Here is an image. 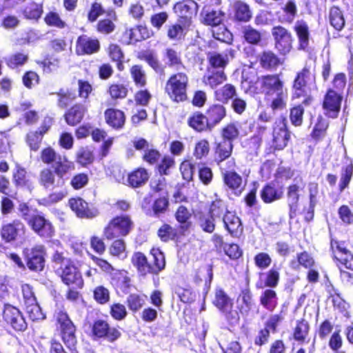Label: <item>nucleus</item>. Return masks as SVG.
<instances>
[{
	"instance_id": "f257e3e1",
	"label": "nucleus",
	"mask_w": 353,
	"mask_h": 353,
	"mask_svg": "<svg viewBox=\"0 0 353 353\" xmlns=\"http://www.w3.org/2000/svg\"><path fill=\"white\" fill-rule=\"evenodd\" d=\"M261 93L273 111L286 108L288 92L279 74H268L259 78Z\"/></svg>"
},
{
	"instance_id": "f03ea898",
	"label": "nucleus",
	"mask_w": 353,
	"mask_h": 353,
	"mask_svg": "<svg viewBox=\"0 0 353 353\" xmlns=\"http://www.w3.org/2000/svg\"><path fill=\"white\" fill-rule=\"evenodd\" d=\"M151 260L142 252H134L131 256V263L137 270L138 274L145 277L148 275L157 276L166 266L164 252L159 248H152L150 250Z\"/></svg>"
},
{
	"instance_id": "7ed1b4c3",
	"label": "nucleus",
	"mask_w": 353,
	"mask_h": 353,
	"mask_svg": "<svg viewBox=\"0 0 353 353\" xmlns=\"http://www.w3.org/2000/svg\"><path fill=\"white\" fill-rule=\"evenodd\" d=\"M291 139V132L290 131L287 119L281 117L275 121L272 128V139L265 147L266 155L274 154L276 152L283 150Z\"/></svg>"
},
{
	"instance_id": "20e7f679",
	"label": "nucleus",
	"mask_w": 353,
	"mask_h": 353,
	"mask_svg": "<svg viewBox=\"0 0 353 353\" xmlns=\"http://www.w3.org/2000/svg\"><path fill=\"white\" fill-rule=\"evenodd\" d=\"M189 78L187 74L179 72L171 74L165 82L164 91L169 99L175 103L188 99Z\"/></svg>"
},
{
	"instance_id": "39448f33",
	"label": "nucleus",
	"mask_w": 353,
	"mask_h": 353,
	"mask_svg": "<svg viewBox=\"0 0 353 353\" xmlns=\"http://www.w3.org/2000/svg\"><path fill=\"white\" fill-rule=\"evenodd\" d=\"M134 228V222L131 216L126 214L112 217L105 225L103 235L108 241L119 237L128 236Z\"/></svg>"
},
{
	"instance_id": "423d86ee",
	"label": "nucleus",
	"mask_w": 353,
	"mask_h": 353,
	"mask_svg": "<svg viewBox=\"0 0 353 353\" xmlns=\"http://www.w3.org/2000/svg\"><path fill=\"white\" fill-rule=\"evenodd\" d=\"M168 194L160 196L152 201V195L148 194L142 200L141 208L147 215L159 216L169 210Z\"/></svg>"
},
{
	"instance_id": "0eeeda50",
	"label": "nucleus",
	"mask_w": 353,
	"mask_h": 353,
	"mask_svg": "<svg viewBox=\"0 0 353 353\" xmlns=\"http://www.w3.org/2000/svg\"><path fill=\"white\" fill-rule=\"evenodd\" d=\"M343 94L327 90L322 103L324 114L329 118L336 119L341 111Z\"/></svg>"
},
{
	"instance_id": "6e6552de",
	"label": "nucleus",
	"mask_w": 353,
	"mask_h": 353,
	"mask_svg": "<svg viewBox=\"0 0 353 353\" xmlns=\"http://www.w3.org/2000/svg\"><path fill=\"white\" fill-rule=\"evenodd\" d=\"M285 187L277 180H272L264 184L260 190V197L265 204H270L283 199Z\"/></svg>"
},
{
	"instance_id": "1a4fd4ad",
	"label": "nucleus",
	"mask_w": 353,
	"mask_h": 353,
	"mask_svg": "<svg viewBox=\"0 0 353 353\" xmlns=\"http://www.w3.org/2000/svg\"><path fill=\"white\" fill-rule=\"evenodd\" d=\"M41 161L46 164L52 163L55 173L62 177L66 173V158L61 157L50 147L46 148L41 151Z\"/></svg>"
},
{
	"instance_id": "9d476101",
	"label": "nucleus",
	"mask_w": 353,
	"mask_h": 353,
	"mask_svg": "<svg viewBox=\"0 0 353 353\" xmlns=\"http://www.w3.org/2000/svg\"><path fill=\"white\" fill-rule=\"evenodd\" d=\"M198 3L194 0H181L175 3L172 7L177 19H185L190 24H193V16L198 11Z\"/></svg>"
},
{
	"instance_id": "9b49d317",
	"label": "nucleus",
	"mask_w": 353,
	"mask_h": 353,
	"mask_svg": "<svg viewBox=\"0 0 353 353\" xmlns=\"http://www.w3.org/2000/svg\"><path fill=\"white\" fill-rule=\"evenodd\" d=\"M3 318L16 331H24L27 328V323L21 312L11 305H5Z\"/></svg>"
},
{
	"instance_id": "f8f14e48",
	"label": "nucleus",
	"mask_w": 353,
	"mask_h": 353,
	"mask_svg": "<svg viewBox=\"0 0 353 353\" xmlns=\"http://www.w3.org/2000/svg\"><path fill=\"white\" fill-rule=\"evenodd\" d=\"M279 267L274 265L266 272L258 273L259 279L255 286L256 289H272L278 286L280 281Z\"/></svg>"
},
{
	"instance_id": "ddd939ff",
	"label": "nucleus",
	"mask_w": 353,
	"mask_h": 353,
	"mask_svg": "<svg viewBox=\"0 0 353 353\" xmlns=\"http://www.w3.org/2000/svg\"><path fill=\"white\" fill-rule=\"evenodd\" d=\"M311 77L310 68L307 65L296 73L292 83L293 99H299L305 95V90H307L308 81Z\"/></svg>"
},
{
	"instance_id": "4468645a",
	"label": "nucleus",
	"mask_w": 353,
	"mask_h": 353,
	"mask_svg": "<svg viewBox=\"0 0 353 353\" xmlns=\"http://www.w3.org/2000/svg\"><path fill=\"white\" fill-rule=\"evenodd\" d=\"M225 12L221 9H213L204 6L200 12V22L212 28L221 25L225 19Z\"/></svg>"
},
{
	"instance_id": "2eb2a0df",
	"label": "nucleus",
	"mask_w": 353,
	"mask_h": 353,
	"mask_svg": "<svg viewBox=\"0 0 353 353\" xmlns=\"http://www.w3.org/2000/svg\"><path fill=\"white\" fill-rule=\"evenodd\" d=\"M25 232L23 223L19 220H14L2 226L1 236L6 242L9 243L23 239Z\"/></svg>"
},
{
	"instance_id": "dca6fc26",
	"label": "nucleus",
	"mask_w": 353,
	"mask_h": 353,
	"mask_svg": "<svg viewBox=\"0 0 353 353\" xmlns=\"http://www.w3.org/2000/svg\"><path fill=\"white\" fill-rule=\"evenodd\" d=\"M152 34V31L145 26L137 25L125 29L123 32L122 39L126 44H134L150 38Z\"/></svg>"
},
{
	"instance_id": "f3484780",
	"label": "nucleus",
	"mask_w": 353,
	"mask_h": 353,
	"mask_svg": "<svg viewBox=\"0 0 353 353\" xmlns=\"http://www.w3.org/2000/svg\"><path fill=\"white\" fill-rule=\"evenodd\" d=\"M192 26L185 19L182 21L177 19L176 21L166 26V35L170 41H181L185 39Z\"/></svg>"
},
{
	"instance_id": "a211bd4d",
	"label": "nucleus",
	"mask_w": 353,
	"mask_h": 353,
	"mask_svg": "<svg viewBox=\"0 0 353 353\" xmlns=\"http://www.w3.org/2000/svg\"><path fill=\"white\" fill-rule=\"evenodd\" d=\"M150 174L145 167H137L128 173L126 185L133 189L140 188L148 182Z\"/></svg>"
},
{
	"instance_id": "6ab92c4d",
	"label": "nucleus",
	"mask_w": 353,
	"mask_h": 353,
	"mask_svg": "<svg viewBox=\"0 0 353 353\" xmlns=\"http://www.w3.org/2000/svg\"><path fill=\"white\" fill-rule=\"evenodd\" d=\"M205 116L207 117L211 130H213L226 118L227 108L221 103L210 104L205 111Z\"/></svg>"
},
{
	"instance_id": "aec40b11",
	"label": "nucleus",
	"mask_w": 353,
	"mask_h": 353,
	"mask_svg": "<svg viewBox=\"0 0 353 353\" xmlns=\"http://www.w3.org/2000/svg\"><path fill=\"white\" fill-rule=\"evenodd\" d=\"M234 150V143L225 140L215 141L213 145L214 162L219 166L223 162L232 157Z\"/></svg>"
},
{
	"instance_id": "412c9836",
	"label": "nucleus",
	"mask_w": 353,
	"mask_h": 353,
	"mask_svg": "<svg viewBox=\"0 0 353 353\" xmlns=\"http://www.w3.org/2000/svg\"><path fill=\"white\" fill-rule=\"evenodd\" d=\"M45 249L43 245H37L26 252L27 265L29 269L34 271H41L45 265Z\"/></svg>"
},
{
	"instance_id": "4be33fe9",
	"label": "nucleus",
	"mask_w": 353,
	"mask_h": 353,
	"mask_svg": "<svg viewBox=\"0 0 353 353\" xmlns=\"http://www.w3.org/2000/svg\"><path fill=\"white\" fill-rule=\"evenodd\" d=\"M68 203L70 209L79 218L92 219L98 214L97 210L89 208L88 203L81 197L71 198Z\"/></svg>"
},
{
	"instance_id": "5701e85b",
	"label": "nucleus",
	"mask_w": 353,
	"mask_h": 353,
	"mask_svg": "<svg viewBox=\"0 0 353 353\" xmlns=\"http://www.w3.org/2000/svg\"><path fill=\"white\" fill-rule=\"evenodd\" d=\"M232 19L236 23H248L253 16L250 6L243 0H234L232 3Z\"/></svg>"
},
{
	"instance_id": "b1692460",
	"label": "nucleus",
	"mask_w": 353,
	"mask_h": 353,
	"mask_svg": "<svg viewBox=\"0 0 353 353\" xmlns=\"http://www.w3.org/2000/svg\"><path fill=\"white\" fill-rule=\"evenodd\" d=\"M225 229L234 238H239L243 234V228L240 218L231 211H226L222 217Z\"/></svg>"
},
{
	"instance_id": "393cba45",
	"label": "nucleus",
	"mask_w": 353,
	"mask_h": 353,
	"mask_svg": "<svg viewBox=\"0 0 353 353\" xmlns=\"http://www.w3.org/2000/svg\"><path fill=\"white\" fill-rule=\"evenodd\" d=\"M235 57V51L231 48L226 49L223 53L210 52L207 54L209 65L214 69L223 70L228 64L230 59Z\"/></svg>"
},
{
	"instance_id": "a878e982",
	"label": "nucleus",
	"mask_w": 353,
	"mask_h": 353,
	"mask_svg": "<svg viewBox=\"0 0 353 353\" xmlns=\"http://www.w3.org/2000/svg\"><path fill=\"white\" fill-rule=\"evenodd\" d=\"M268 127L266 125H259L256 127V132L246 139L242 146L250 154H256L261 147L263 136L266 133Z\"/></svg>"
},
{
	"instance_id": "bb28decb",
	"label": "nucleus",
	"mask_w": 353,
	"mask_h": 353,
	"mask_svg": "<svg viewBox=\"0 0 353 353\" xmlns=\"http://www.w3.org/2000/svg\"><path fill=\"white\" fill-rule=\"evenodd\" d=\"M105 121L108 126L114 130L123 129L126 121L124 112L115 108H108L104 111Z\"/></svg>"
},
{
	"instance_id": "cd10ccee",
	"label": "nucleus",
	"mask_w": 353,
	"mask_h": 353,
	"mask_svg": "<svg viewBox=\"0 0 353 353\" xmlns=\"http://www.w3.org/2000/svg\"><path fill=\"white\" fill-rule=\"evenodd\" d=\"M28 224L41 237L49 239L54 234V228L51 223L42 216L35 214Z\"/></svg>"
},
{
	"instance_id": "c85d7f7f",
	"label": "nucleus",
	"mask_w": 353,
	"mask_h": 353,
	"mask_svg": "<svg viewBox=\"0 0 353 353\" xmlns=\"http://www.w3.org/2000/svg\"><path fill=\"white\" fill-rule=\"evenodd\" d=\"M311 326L308 320L302 317L297 319L292 330V339L299 344L308 342Z\"/></svg>"
},
{
	"instance_id": "c756f323",
	"label": "nucleus",
	"mask_w": 353,
	"mask_h": 353,
	"mask_svg": "<svg viewBox=\"0 0 353 353\" xmlns=\"http://www.w3.org/2000/svg\"><path fill=\"white\" fill-rule=\"evenodd\" d=\"M106 17L99 20L95 26L98 33L105 35L110 34L115 30V22L118 20L117 12L112 8L107 10Z\"/></svg>"
},
{
	"instance_id": "7c9ffc66",
	"label": "nucleus",
	"mask_w": 353,
	"mask_h": 353,
	"mask_svg": "<svg viewBox=\"0 0 353 353\" xmlns=\"http://www.w3.org/2000/svg\"><path fill=\"white\" fill-rule=\"evenodd\" d=\"M174 218L179 223V230L181 235H185L193 228V222L191 221L192 213L185 205H179L175 212Z\"/></svg>"
},
{
	"instance_id": "2f4dec72",
	"label": "nucleus",
	"mask_w": 353,
	"mask_h": 353,
	"mask_svg": "<svg viewBox=\"0 0 353 353\" xmlns=\"http://www.w3.org/2000/svg\"><path fill=\"white\" fill-rule=\"evenodd\" d=\"M187 124L192 130L198 133L212 131L205 112L199 110L193 112L188 117Z\"/></svg>"
},
{
	"instance_id": "473e14b6",
	"label": "nucleus",
	"mask_w": 353,
	"mask_h": 353,
	"mask_svg": "<svg viewBox=\"0 0 353 353\" xmlns=\"http://www.w3.org/2000/svg\"><path fill=\"white\" fill-rule=\"evenodd\" d=\"M137 59L146 62L156 72L163 73V67L160 63L157 54L154 50L145 48L139 50L136 53Z\"/></svg>"
},
{
	"instance_id": "72a5a7b5",
	"label": "nucleus",
	"mask_w": 353,
	"mask_h": 353,
	"mask_svg": "<svg viewBox=\"0 0 353 353\" xmlns=\"http://www.w3.org/2000/svg\"><path fill=\"white\" fill-rule=\"evenodd\" d=\"M223 184L234 194L239 195L243 190V178L236 171L222 172Z\"/></svg>"
},
{
	"instance_id": "f704fd0d",
	"label": "nucleus",
	"mask_w": 353,
	"mask_h": 353,
	"mask_svg": "<svg viewBox=\"0 0 353 353\" xmlns=\"http://www.w3.org/2000/svg\"><path fill=\"white\" fill-rule=\"evenodd\" d=\"M300 187L296 183H291L287 187V201L290 218L296 215L300 200Z\"/></svg>"
},
{
	"instance_id": "c9c22d12",
	"label": "nucleus",
	"mask_w": 353,
	"mask_h": 353,
	"mask_svg": "<svg viewBox=\"0 0 353 353\" xmlns=\"http://www.w3.org/2000/svg\"><path fill=\"white\" fill-rule=\"evenodd\" d=\"M195 218L199 227L203 232L212 234L215 231L216 218L207 211H197Z\"/></svg>"
},
{
	"instance_id": "e433bc0d",
	"label": "nucleus",
	"mask_w": 353,
	"mask_h": 353,
	"mask_svg": "<svg viewBox=\"0 0 353 353\" xmlns=\"http://www.w3.org/2000/svg\"><path fill=\"white\" fill-rule=\"evenodd\" d=\"M157 236L161 242L168 243L170 241L179 242L181 236L180 230L172 226L170 224L164 223L157 230Z\"/></svg>"
},
{
	"instance_id": "4c0bfd02",
	"label": "nucleus",
	"mask_w": 353,
	"mask_h": 353,
	"mask_svg": "<svg viewBox=\"0 0 353 353\" xmlns=\"http://www.w3.org/2000/svg\"><path fill=\"white\" fill-rule=\"evenodd\" d=\"M109 98L114 103L124 100L129 94L128 85L120 82H113L108 85L106 90Z\"/></svg>"
},
{
	"instance_id": "58836bf2",
	"label": "nucleus",
	"mask_w": 353,
	"mask_h": 353,
	"mask_svg": "<svg viewBox=\"0 0 353 353\" xmlns=\"http://www.w3.org/2000/svg\"><path fill=\"white\" fill-rule=\"evenodd\" d=\"M236 88L232 83H225L214 92V98L221 104H227L236 96Z\"/></svg>"
},
{
	"instance_id": "ea45409f",
	"label": "nucleus",
	"mask_w": 353,
	"mask_h": 353,
	"mask_svg": "<svg viewBox=\"0 0 353 353\" xmlns=\"http://www.w3.org/2000/svg\"><path fill=\"white\" fill-rule=\"evenodd\" d=\"M329 125V121L323 116L319 115L310 133L311 138L316 142L323 141L327 136Z\"/></svg>"
},
{
	"instance_id": "a19ab883",
	"label": "nucleus",
	"mask_w": 353,
	"mask_h": 353,
	"mask_svg": "<svg viewBox=\"0 0 353 353\" xmlns=\"http://www.w3.org/2000/svg\"><path fill=\"white\" fill-rule=\"evenodd\" d=\"M220 136L222 140L234 143V141L240 137L239 123L236 121H231L225 124L220 129Z\"/></svg>"
},
{
	"instance_id": "79ce46f5",
	"label": "nucleus",
	"mask_w": 353,
	"mask_h": 353,
	"mask_svg": "<svg viewBox=\"0 0 353 353\" xmlns=\"http://www.w3.org/2000/svg\"><path fill=\"white\" fill-rule=\"evenodd\" d=\"M227 74L223 70H213L203 77V83L211 89H216L227 81Z\"/></svg>"
},
{
	"instance_id": "37998d69",
	"label": "nucleus",
	"mask_w": 353,
	"mask_h": 353,
	"mask_svg": "<svg viewBox=\"0 0 353 353\" xmlns=\"http://www.w3.org/2000/svg\"><path fill=\"white\" fill-rule=\"evenodd\" d=\"M259 302L265 310L273 312L278 305L276 292L273 289H265L259 297Z\"/></svg>"
},
{
	"instance_id": "c03bdc74",
	"label": "nucleus",
	"mask_w": 353,
	"mask_h": 353,
	"mask_svg": "<svg viewBox=\"0 0 353 353\" xmlns=\"http://www.w3.org/2000/svg\"><path fill=\"white\" fill-rule=\"evenodd\" d=\"M316 262L312 255L307 251L297 253L296 259L290 261L292 268L296 269L302 267L305 269H310L315 266Z\"/></svg>"
},
{
	"instance_id": "a18cd8bd",
	"label": "nucleus",
	"mask_w": 353,
	"mask_h": 353,
	"mask_svg": "<svg viewBox=\"0 0 353 353\" xmlns=\"http://www.w3.org/2000/svg\"><path fill=\"white\" fill-rule=\"evenodd\" d=\"M130 77L137 88H143L148 83L147 74L142 65H132L129 70Z\"/></svg>"
},
{
	"instance_id": "49530a36",
	"label": "nucleus",
	"mask_w": 353,
	"mask_h": 353,
	"mask_svg": "<svg viewBox=\"0 0 353 353\" xmlns=\"http://www.w3.org/2000/svg\"><path fill=\"white\" fill-rule=\"evenodd\" d=\"M213 304L220 311H226L233 307L232 300L221 288L216 289Z\"/></svg>"
},
{
	"instance_id": "de8ad7c7",
	"label": "nucleus",
	"mask_w": 353,
	"mask_h": 353,
	"mask_svg": "<svg viewBox=\"0 0 353 353\" xmlns=\"http://www.w3.org/2000/svg\"><path fill=\"white\" fill-rule=\"evenodd\" d=\"M237 300L241 301L238 306L239 312L242 314H248L251 311L254 303L250 289L249 288L241 289Z\"/></svg>"
},
{
	"instance_id": "09e8293b",
	"label": "nucleus",
	"mask_w": 353,
	"mask_h": 353,
	"mask_svg": "<svg viewBox=\"0 0 353 353\" xmlns=\"http://www.w3.org/2000/svg\"><path fill=\"white\" fill-rule=\"evenodd\" d=\"M214 196L215 198L210 202L207 212L216 219L223 217L224 213L226 211H229L228 210V205L225 201L216 193H215Z\"/></svg>"
},
{
	"instance_id": "8fccbe9b",
	"label": "nucleus",
	"mask_w": 353,
	"mask_h": 353,
	"mask_svg": "<svg viewBox=\"0 0 353 353\" xmlns=\"http://www.w3.org/2000/svg\"><path fill=\"white\" fill-rule=\"evenodd\" d=\"M176 167V161L173 157L165 154L161 157L156 165V170L161 176H168L172 170Z\"/></svg>"
},
{
	"instance_id": "3c124183",
	"label": "nucleus",
	"mask_w": 353,
	"mask_h": 353,
	"mask_svg": "<svg viewBox=\"0 0 353 353\" xmlns=\"http://www.w3.org/2000/svg\"><path fill=\"white\" fill-rule=\"evenodd\" d=\"M259 61L261 66L267 70H276L282 63L279 58L270 51L263 52Z\"/></svg>"
},
{
	"instance_id": "603ef678",
	"label": "nucleus",
	"mask_w": 353,
	"mask_h": 353,
	"mask_svg": "<svg viewBox=\"0 0 353 353\" xmlns=\"http://www.w3.org/2000/svg\"><path fill=\"white\" fill-rule=\"evenodd\" d=\"M272 34L275 41V44H291L293 41L292 33L281 26L273 27Z\"/></svg>"
},
{
	"instance_id": "864d4df0",
	"label": "nucleus",
	"mask_w": 353,
	"mask_h": 353,
	"mask_svg": "<svg viewBox=\"0 0 353 353\" xmlns=\"http://www.w3.org/2000/svg\"><path fill=\"white\" fill-rule=\"evenodd\" d=\"M108 323L109 322L103 319L98 318L94 319L90 325V338L93 341H99Z\"/></svg>"
},
{
	"instance_id": "5fc2aeb1",
	"label": "nucleus",
	"mask_w": 353,
	"mask_h": 353,
	"mask_svg": "<svg viewBox=\"0 0 353 353\" xmlns=\"http://www.w3.org/2000/svg\"><path fill=\"white\" fill-rule=\"evenodd\" d=\"M73 288H82L83 280L80 270L73 265L68 263V286Z\"/></svg>"
},
{
	"instance_id": "6e6d98bb",
	"label": "nucleus",
	"mask_w": 353,
	"mask_h": 353,
	"mask_svg": "<svg viewBox=\"0 0 353 353\" xmlns=\"http://www.w3.org/2000/svg\"><path fill=\"white\" fill-rule=\"evenodd\" d=\"M210 144L209 141L203 138L198 140L193 149V156L196 160L205 159L210 154Z\"/></svg>"
},
{
	"instance_id": "4d7b16f0",
	"label": "nucleus",
	"mask_w": 353,
	"mask_h": 353,
	"mask_svg": "<svg viewBox=\"0 0 353 353\" xmlns=\"http://www.w3.org/2000/svg\"><path fill=\"white\" fill-rule=\"evenodd\" d=\"M243 37L248 44H259L263 39V33L250 25L243 27Z\"/></svg>"
},
{
	"instance_id": "13d9d810",
	"label": "nucleus",
	"mask_w": 353,
	"mask_h": 353,
	"mask_svg": "<svg viewBox=\"0 0 353 353\" xmlns=\"http://www.w3.org/2000/svg\"><path fill=\"white\" fill-rule=\"evenodd\" d=\"M353 177V163L350 162L349 164L343 166L341 168L340 175V181L339 183L338 189L339 192H343L345 189L349 187V185Z\"/></svg>"
},
{
	"instance_id": "bf43d9fd",
	"label": "nucleus",
	"mask_w": 353,
	"mask_h": 353,
	"mask_svg": "<svg viewBox=\"0 0 353 353\" xmlns=\"http://www.w3.org/2000/svg\"><path fill=\"white\" fill-rule=\"evenodd\" d=\"M329 19L330 24L337 30H341L345 26V18L343 12L336 6L330 7Z\"/></svg>"
},
{
	"instance_id": "052dcab7",
	"label": "nucleus",
	"mask_w": 353,
	"mask_h": 353,
	"mask_svg": "<svg viewBox=\"0 0 353 353\" xmlns=\"http://www.w3.org/2000/svg\"><path fill=\"white\" fill-rule=\"evenodd\" d=\"M85 108L81 103H76L68 110V125H75L82 120Z\"/></svg>"
},
{
	"instance_id": "680f3d73",
	"label": "nucleus",
	"mask_w": 353,
	"mask_h": 353,
	"mask_svg": "<svg viewBox=\"0 0 353 353\" xmlns=\"http://www.w3.org/2000/svg\"><path fill=\"white\" fill-rule=\"evenodd\" d=\"M121 336V327L119 325L112 326L109 323L107 327H105V331L99 341H106L110 343H114L117 341Z\"/></svg>"
},
{
	"instance_id": "e2e57ef3",
	"label": "nucleus",
	"mask_w": 353,
	"mask_h": 353,
	"mask_svg": "<svg viewBox=\"0 0 353 353\" xmlns=\"http://www.w3.org/2000/svg\"><path fill=\"white\" fill-rule=\"evenodd\" d=\"M294 30L298 37L299 44H308L310 38L309 27L303 20L296 22Z\"/></svg>"
},
{
	"instance_id": "0e129e2a",
	"label": "nucleus",
	"mask_w": 353,
	"mask_h": 353,
	"mask_svg": "<svg viewBox=\"0 0 353 353\" xmlns=\"http://www.w3.org/2000/svg\"><path fill=\"white\" fill-rule=\"evenodd\" d=\"M198 177L200 183L203 185H209L214 179L212 169L205 163H201L198 168Z\"/></svg>"
},
{
	"instance_id": "69168bd1",
	"label": "nucleus",
	"mask_w": 353,
	"mask_h": 353,
	"mask_svg": "<svg viewBox=\"0 0 353 353\" xmlns=\"http://www.w3.org/2000/svg\"><path fill=\"white\" fill-rule=\"evenodd\" d=\"M13 181L17 187L29 188L31 186V182L27 176L26 170L19 166L13 172Z\"/></svg>"
},
{
	"instance_id": "338daca9",
	"label": "nucleus",
	"mask_w": 353,
	"mask_h": 353,
	"mask_svg": "<svg viewBox=\"0 0 353 353\" xmlns=\"http://www.w3.org/2000/svg\"><path fill=\"white\" fill-rule=\"evenodd\" d=\"M304 112L302 105H295L290 109L289 118L292 125L298 127L303 124Z\"/></svg>"
},
{
	"instance_id": "774afa93",
	"label": "nucleus",
	"mask_w": 353,
	"mask_h": 353,
	"mask_svg": "<svg viewBox=\"0 0 353 353\" xmlns=\"http://www.w3.org/2000/svg\"><path fill=\"white\" fill-rule=\"evenodd\" d=\"M106 12L101 3L94 1L91 3L87 14L88 21L90 23L95 22L100 16L106 14Z\"/></svg>"
}]
</instances>
